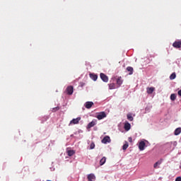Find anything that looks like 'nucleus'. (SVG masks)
<instances>
[{
	"label": "nucleus",
	"mask_w": 181,
	"mask_h": 181,
	"mask_svg": "<svg viewBox=\"0 0 181 181\" xmlns=\"http://www.w3.org/2000/svg\"><path fill=\"white\" fill-rule=\"evenodd\" d=\"M145 146H146V144H145V141H141L139 143V151H144L145 149Z\"/></svg>",
	"instance_id": "nucleus-3"
},
{
	"label": "nucleus",
	"mask_w": 181,
	"mask_h": 181,
	"mask_svg": "<svg viewBox=\"0 0 181 181\" xmlns=\"http://www.w3.org/2000/svg\"><path fill=\"white\" fill-rule=\"evenodd\" d=\"M74 92V88L72 86H67L66 93L68 95H71Z\"/></svg>",
	"instance_id": "nucleus-1"
},
{
	"label": "nucleus",
	"mask_w": 181,
	"mask_h": 181,
	"mask_svg": "<svg viewBox=\"0 0 181 181\" xmlns=\"http://www.w3.org/2000/svg\"><path fill=\"white\" fill-rule=\"evenodd\" d=\"M175 100H176V94L173 93V94H171V95H170V100H171V101H175Z\"/></svg>",
	"instance_id": "nucleus-23"
},
{
	"label": "nucleus",
	"mask_w": 181,
	"mask_h": 181,
	"mask_svg": "<svg viewBox=\"0 0 181 181\" xmlns=\"http://www.w3.org/2000/svg\"><path fill=\"white\" fill-rule=\"evenodd\" d=\"M128 141L129 142H132V137H129Z\"/></svg>",
	"instance_id": "nucleus-28"
},
{
	"label": "nucleus",
	"mask_w": 181,
	"mask_h": 181,
	"mask_svg": "<svg viewBox=\"0 0 181 181\" xmlns=\"http://www.w3.org/2000/svg\"><path fill=\"white\" fill-rule=\"evenodd\" d=\"M87 177L88 181H95V175L94 174H89Z\"/></svg>",
	"instance_id": "nucleus-10"
},
{
	"label": "nucleus",
	"mask_w": 181,
	"mask_h": 181,
	"mask_svg": "<svg viewBox=\"0 0 181 181\" xmlns=\"http://www.w3.org/2000/svg\"><path fill=\"white\" fill-rule=\"evenodd\" d=\"M147 94H152L153 91H155V88L151 87V88H146Z\"/></svg>",
	"instance_id": "nucleus-14"
},
{
	"label": "nucleus",
	"mask_w": 181,
	"mask_h": 181,
	"mask_svg": "<svg viewBox=\"0 0 181 181\" xmlns=\"http://www.w3.org/2000/svg\"><path fill=\"white\" fill-rule=\"evenodd\" d=\"M124 129L125 131H129V129H131V124H129L128 122H125Z\"/></svg>",
	"instance_id": "nucleus-11"
},
{
	"label": "nucleus",
	"mask_w": 181,
	"mask_h": 181,
	"mask_svg": "<svg viewBox=\"0 0 181 181\" xmlns=\"http://www.w3.org/2000/svg\"><path fill=\"white\" fill-rule=\"evenodd\" d=\"M175 181H181V177H177L175 179Z\"/></svg>",
	"instance_id": "nucleus-27"
},
{
	"label": "nucleus",
	"mask_w": 181,
	"mask_h": 181,
	"mask_svg": "<svg viewBox=\"0 0 181 181\" xmlns=\"http://www.w3.org/2000/svg\"><path fill=\"white\" fill-rule=\"evenodd\" d=\"M161 163H162V160L157 161V162L153 165V168H154V169L158 168V165H161Z\"/></svg>",
	"instance_id": "nucleus-20"
},
{
	"label": "nucleus",
	"mask_w": 181,
	"mask_h": 181,
	"mask_svg": "<svg viewBox=\"0 0 181 181\" xmlns=\"http://www.w3.org/2000/svg\"><path fill=\"white\" fill-rule=\"evenodd\" d=\"M95 148V144L94 143H91L90 146V149H94Z\"/></svg>",
	"instance_id": "nucleus-26"
},
{
	"label": "nucleus",
	"mask_w": 181,
	"mask_h": 181,
	"mask_svg": "<svg viewBox=\"0 0 181 181\" xmlns=\"http://www.w3.org/2000/svg\"><path fill=\"white\" fill-rule=\"evenodd\" d=\"M80 119H81V117H77L76 119H73L70 122L69 125H71V124H73L74 125H76V124H78V122H80Z\"/></svg>",
	"instance_id": "nucleus-7"
},
{
	"label": "nucleus",
	"mask_w": 181,
	"mask_h": 181,
	"mask_svg": "<svg viewBox=\"0 0 181 181\" xmlns=\"http://www.w3.org/2000/svg\"><path fill=\"white\" fill-rule=\"evenodd\" d=\"M105 162H107V158L103 157V158L100 159V165L103 166V165H104V163H105Z\"/></svg>",
	"instance_id": "nucleus-17"
},
{
	"label": "nucleus",
	"mask_w": 181,
	"mask_h": 181,
	"mask_svg": "<svg viewBox=\"0 0 181 181\" xmlns=\"http://www.w3.org/2000/svg\"><path fill=\"white\" fill-rule=\"evenodd\" d=\"M95 125H97V119H93L92 122H90L88 124L87 129H90V128H93V127H95Z\"/></svg>",
	"instance_id": "nucleus-5"
},
{
	"label": "nucleus",
	"mask_w": 181,
	"mask_h": 181,
	"mask_svg": "<svg viewBox=\"0 0 181 181\" xmlns=\"http://www.w3.org/2000/svg\"><path fill=\"white\" fill-rule=\"evenodd\" d=\"M176 78V74L174 72L170 76V80H175Z\"/></svg>",
	"instance_id": "nucleus-22"
},
{
	"label": "nucleus",
	"mask_w": 181,
	"mask_h": 181,
	"mask_svg": "<svg viewBox=\"0 0 181 181\" xmlns=\"http://www.w3.org/2000/svg\"><path fill=\"white\" fill-rule=\"evenodd\" d=\"M102 144H110L111 142V139L110 138V136H105L102 141Z\"/></svg>",
	"instance_id": "nucleus-6"
},
{
	"label": "nucleus",
	"mask_w": 181,
	"mask_h": 181,
	"mask_svg": "<svg viewBox=\"0 0 181 181\" xmlns=\"http://www.w3.org/2000/svg\"><path fill=\"white\" fill-rule=\"evenodd\" d=\"M106 117H107V114H105V112H101L98 113V115L96 116V118L100 120V119H103V118H105Z\"/></svg>",
	"instance_id": "nucleus-2"
},
{
	"label": "nucleus",
	"mask_w": 181,
	"mask_h": 181,
	"mask_svg": "<svg viewBox=\"0 0 181 181\" xmlns=\"http://www.w3.org/2000/svg\"><path fill=\"white\" fill-rule=\"evenodd\" d=\"M127 70L129 72V75L134 74V68H132V66H127Z\"/></svg>",
	"instance_id": "nucleus-15"
},
{
	"label": "nucleus",
	"mask_w": 181,
	"mask_h": 181,
	"mask_svg": "<svg viewBox=\"0 0 181 181\" xmlns=\"http://www.w3.org/2000/svg\"><path fill=\"white\" fill-rule=\"evenodd\" d=\"M100 76L103 81H104L105 83H108V76L107 75L103 73H100Z\"/></svg>",
	"instance_id": "nucleus-4"
},
{
	"label": "nucleus",
	"mask_w": 181,
	"mask_h": 181,
	"mask_svg": "<svg viewBox=\"0 0 181 181\" xmlns=\"http://www.w3.org/2000/svg\"><path fill=\"white\" fill-rule=\"evenodd\" d=\"M115 88H118L115 83L109 84V90H115Z\"/></svg>",
	"instance_id": "nucleus-16"
},
{
	"label": "nucleus",
	"mask_w": 181,
	"mask_h": 181,
	"mask_svg": "<svg viewBox=\"0 0 181 181\" xmlns=\"http://www.w3.org/2000/svg\"><path fill=\"white\" fill-rule=\"evenodd\" d=\"M128 146H129L128 142H126V144H124L123 146H122L123 151H127V149H128Z\"/></svg>",
	"instance_id": "nucleus-24"
},
{
	"label": "nucleus",
	"mask_w": 181,
	"mask_h": 181,
	"mask_svg": "<svg viewBox=\"0 0 181 181\" xmlns=\"http://www.w3.org/2000/svg\"><path fill=\"white\" fill-rule=\"evenodd\" d=\"M59 110H60V107H59V106L54 107L52 109V112H56V111H59Z\"/></svg>",
	"instance_id": "nucleus-25"
},
{
	"label": "nucleus",
	"mask_w": 181,
	"mask_h": 181,
	"mask_svg": "<svg viewBox=\"0 0 181 181\" xmlns=\"http://www.w3.org/2000/svg\"><path fill=\"white\" fill-rule=\"evenodd\" d=\"M180 133H181V127L177 128L174 132V134L176 136L180 135Z\"/></svg>",
	"instance_id": "nucleus-18"
},
{
	"label": "nucleus",
	"mask_w": 181,
	"mask_h": 181,
	"mask_svg": "<svg viewBox=\"0 0 181 181\" xmlns=\"http://www.w3.org/2000/svg\"><path fill=\"white\" fill-rule=\"evenodd\" d=\"M89 76L93 81H97V78H98V76H97V74H90Z\"/></svg>",
	"instance_id": "nucleus-13"
},
{
	"label": "nucleus",
	"mask_w": 181,
	"mask_h": 181,
	"mask_svg": "<svg viewBox=\"0 0 181 181\" xmlns=\"http://www.w3.org/2000/svg\"><path fill=\"white\" fill-rule=\"evenodd\" d=\"M173 47H175L176 49H180L181 47V41H175L173 44Z\"/></svg>",
	"instance_id": "nucleus-8"
},
{
	"label": "nucleus",
	"mask_w": 181,
	"mask_h": 181,
	"mask_svg": "<svg viewBox=\"0 0 181 181\" xmlns=\"http://www.w3.org/2000/svg\"><path fill=\"white\" fill-rule=\"evenodd\" d=\"M93 105H94V103H93V102H86L85 103V107L88 110H90V108H91V107H93Z\"/></svg>",
	"instance_id": "nucleus-9"
},
{
	"label": "nucleus",
	"mask_w": 181,
	"mask_h": 181,
	"mask_svg": "<svg viewBox=\"0 0 181 181\" xmlns=\"http://www.w3.org/2000/svg\"><path fill=\"white\" fill-rule=\"evenodd\" d=\"M127 117L129 121H134V117H132V113H128L127 115Z\"/></svg>",
	"instance_id": "nucleus-19"
},
{
	"label": "nucleus",
	"mask_w": 181,
	"mask_h": 181,
	"mask_svg": "<svg viewBox=\"0 0 181 181\" xmlns=\"http://www.w3.org/2000/svg\"><path fill=\"white\" fill-rule=\"evenodd\" d=\"M67 153H68V156H73V155H74L76 152L74 151V150H69L67 151Z\"/></svg>",
	"instance_id": "nucleus-21"
},
{
	"label": "nucleus",
	"mask_w": 181,
	"mask_h": 181,
	"mask_svg": "<svg viewBox=\"0 0 181 181\" xmlns=\"http://www.w3.org/2000/svg\"><path fill=\"white\" fill-rule=\"evenodd\" d=\"M123 81H122V77H119L117 79V88L121 87V85L122 84Z\"/></svg>",
	"instance_id": "nucleus-12"
}]
</instances>
